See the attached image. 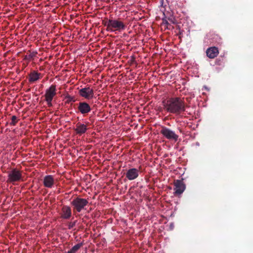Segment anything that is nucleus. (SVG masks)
<instances>
[{
    "label": "nucleus",
    "mask_w": 253,
    "mask_h": 253,
    "mask_svg": "<svg viewBox=\"0 0 253 253\" xmlns=\"http://www.w3.org/2000/svg\"><path fill=\"white\" fill-rule=\"evenodd\" d=\"M164 109L169 113L180 115L185 111L184 102L179 97L170 98L167 101H163Z\"/></svg>",
    "instance_id": "nucleus-1"
},
{
    "label": "nucleus",
    "mask_w": 253,
    "mask_h": 253,
    "mask_svg": "<svg viewBox=\"0 0 253 253\" xmlns=\"http://www.w3.org/2000/svg\"><path fill=\"white\" fill-rule=\"evenodd\" d=\"M103 24L106 27V30L110 32L121 31L126 29L125 24L120 18L106 19L103 21Z\"/></svg>",
    "instance_id": "nucleus-2"
},
{
    "label": "nucleus",
    "mask_w": 253,
    "mask_h": 253,
    "mask_svg": "<svg viewBox=\"0 0 253 253\" xmlns=\"http://www.w3.org/2000/svg\"><path fill=\"white\" fill-rule=\"evenodd\" d=\"M88 204V201L80 197H75L71 202L74 213L80 212L83 210H85L86 207Z\"/></svg>",
    "instance_id": "nucleus-3"
},
{
    "label": "nucleus",
    "mask_w": 253,
    "mask_h": 253,
    "mask_svg": "<svg viewBox=\"0 0 253 253\" xmlns=\"http://www.w3.org/2000/svg\"><path fill=\"white\" fill-rule=\"evenodd\" d=\"M22 178L21 171L16 169H13L8 172L7 182L12 183L19 181Z\"/></svg>",
    "instance_id": "nucleus-4"
},
{
    "label": "nucleus",
    "mask_w": 253,
    "mask_h": 253,
    "mask_svg": "<svg viewBox=\"0 0 253 253\" xmlns=\"http://www.w3.org/2000/svg\"><path fill=\"white\" fill-rule=\"evenodd\" d=\"M160 133L168 139L172 140L174 141H176L178 140V135L174 131L166 126L162 127Z\"/></svg>",
    "instance_id": "nucleus-5"
},
{
    "label": "nucleus",
    "mask_w": 253,
    "mask_h": 253,
    "mask_svg": "<svg viewBox=\"0 0 253 253\" xmlns=\"http://www.w3.org/2000/svg\"><path fill=\"white\" fill-rule=\"evenodd\" d=\"M185 185L182 180L177 179L174 181V194L177 196L181 195L185 190Z\"/></svg>",
    "instance_id": "nucleus-6"
},
{
    "label": "nucleus",
    "mask_w": 253,
    "mask_h": 253,
    "mask_svg": "<svg viewBox=\"0 0 253 253\" xmlns=\"http://www.w3.org/2000/svg\"><path fill=\"white\" fill-rule=\"evenodd\" d=\"M79 94L85 99H90L94 96V90L90 86H85L79 90Z\"/></svg>",
    "instance_id": "nucleus-7"
},
{
    "label": "nucleus",
    "mask_w": 253,
    "mask_h": 253,
    "mask_svg": "<svg viewBox=\"0 0 253 253\" xmlns=\"http://www.w3.org/2000/svg\"><path fill=\"white\" fill-rule=\"evenodd\" d=\"M78 111L83 116L87 115L91 110V107L86 102H80L78 104Z\"/></svg>",
    "instance_id": "nucleus-8"
},
{
    "label": "nucleus",
    "mask_w": 253,
    "mask_h": 253,
    "mask_svg": "<svg viewBox=\"0 0 253 253\" xmlns=\"http://www.w3.org/2000/svg\"><path fill=\"white\" fill-rule=\"evenodd\" d=\"M139 170L136 168L128 169L126 173V176L129 180H133L139 176Z\"/></svg>",
    "instance_id": "nucleus-9"
},
{
    "label": "nucleus",
    "mask_w": 253,
    "mask_h": 253,
    "mask_svg": "<svg viewBox=\"0 0 253 253\" xmlns=\"http://www.w3.org/2000/svg\"><path fill=\"white\" fill-rule=\"evenodd\" d=\"M89 123L84 124L81 122H78L76 125V128H75L76 134L81 135L85 133L87 130V125Z\"/></svg>",
    "instance_id": "nucleus-10"
},
{
    "label": "nucleus",
    "mask_w": 253,
    "mask_h": 253,
    "mask_svg": "<svg viewBox=\"0 0 253 253\" xmlns=\"http://www.w3.org/2000/svg\"><path fill=\"white\" fill-rule=\"evenodd\" d=\"M56 85L52 84L46 90L45 93V99H53L56 94Z\"/></svg>",
    "instance_id": "nucleus-11"
},
{
    "label": "nucleus",
    "mask_w": 253,
    "mask_h": 253,
    "mask_svg": "<svg viewBox=\"0 0 253 253\" xmlns=\"http://www.w3.org/2000/svg\"><path fill=\"white\" fill-rule=\"evenodd\" d=\"M72 215L71 208L68 206H63L61 210V217L65 219H69Z\"/></svg>",
    "instance_id": "nucleus-12"
},
{
    "label": "nucleus",
    "mask_w": 253,
    "mask_h": 253,
    "mask_svg": "<svg viewBox=\"0 0 253 253\" xmlns=\"http://www.w3.org/2000/svg\"><path fill=\"white\" fill-rule=\"evenodd\" d=\"M218 53V48L215 46L209 47L206 50L207 56L211 59L216 57Z\"/></svg>",
    "instance_id": "nucleus-13"
},
{
    "label": "nucleus",
    "mask_w": 253,
    "mask_h": 253,
    "mask_svg": "<svg viewBox=\"0 0 253 253\" xmlns=\"http://www.w3.org/2000/svg\"><path fill=\"white\" fill-rule=\"evenodd\" d=\"M54 183V179L53 176L51 175H46L43 177V185L47 188H51Z\"/></svg>",
    "instance_id": "nucleus-14"
},
{
    "label": "nucleus",
    "mask_w": 253,
    "mask_h": 253,
    "mask_svg": "<svg viewBox=\"0 0 253 253\" xmlns=\"http://www.w3.org/2000/svg\"><path fill=\"white\" fill-rule=\"evenodd\" d=\"M41 73L36 71H33L29 74V82L34 83L40 79Z\"/></svg>",
    "instance_id": "nucleus-15"
},
{
    "label": "nucleus",
    "mask_w": 253,
    "mask_h": 253,
    "mask_svg": "<svg viewBox=\"0 0 253 253\" xmlns=\"http://www.w3.org/2000/svg\"><path fill=\"white\" fill-rule=\"evenodd\" d=\"M84 244L83 243L77 244L73 246L69 251L72 253H76V252H77L84 245Z\"/></svg>",
    "instance_id": "nucleus-16"
},
{
    "label": "nucleus",
    "mask_w": 253,
    "mask_h": 253,
    "mask_svg": "<svg viewBox=\"0 0 253 253\" xmlns=\"http://www.w3.org/2000/svg\"><path fill=\"white\" fill-rule=\"evenodd\" d=\"M37 54V52H33L31 53L29 55H26L24 56V59L25 60H30L32 59H33L35 56H36V55Z\"/></svg>",
    "instance_id": "nucleus-17"
},
{
    "label": "nucleus",
    "mask_w": 253,
    "mask_h": 253,
    "mask_svg": "<svg viewBox=\"0 0 253 253\" xmlns=\"http://www.w3.org/2000/svg\"><path fill=\"white\" fill-rule=\"evenodd\" d=\"M162 26H165V28L167 29H170V25L168 22V20L166 19L163 18L162 19Z\"/></svg>",
    "instance_id": "nucleus-18"
},
{
    "label": "nucleus",
    "mask_w": 253,
    "mask_h": 253,
    "mask_svg": "<svg viewBox=\"0 0 253 253\" xmlns=\"http://www.w3.org/2000/svg\"><path fill=\"white\" fill-rule=\"evenodd\" d=\"M18 121L19 120L17 119L16 116H12L11 117V122L10 123V125L11 126H15L18 123Z\"/></svg>",
    "instance_id": "nucleus-19"
},
{
    "label": "nucleus",
    "mask_w": 253,
    "mask_h": 253,
    "mask_svg": "<svg viewBox=\"0 0 253 253\" xmlns=\"http://www.w3.org/2000/svg\"><path fill=\"white\" fill-rule=\"evenodd\" d=\"M65 99H67L66 101V103L67 104L70 103L71 101H75V100L74 99V97L71 96L68 94L65 96Z\"/></svg>",
    "instance_id": "nucleus-20"
},
{
    "label": "nucleus",
    "mask_w": 253,
    "mask_h": 253,
    "mask_svg": "<svg viewBox=\"0 0 253 253\" xmlns=\"http://www.w3.org/2000/svg\"><path fill=\"white\" fill-rule=\"evenodd\" d=\"M77 221H75L74 222H70L68 223V227L69 229H72L73 227H74Z\"/></svg>",
    "instance_id": "nucleus-21"
},
{
    "label": "nucleus",
    "mask_w": 253,
    "mask_h": 253,
    "mask_svg": "<svg viewBox=\"0 0 253 253\" xmlns=\"http://www.w3.org/2000/svg\"><path fill=\"white\" fill-rule=\"evenodd\" d=\"M45 100L47 102V105L49 107H51L52 106L51 103L52 99H45Z\"/></svg>",
    "instance_id": "nucleus-22"
},
{
    "label": "nucleus",
    "mask_w": 253,
    "mask_h": 253,
    "mask_svg": "<svg viewBox=\"0 0 253 253\" xmlns=\"http://www.w3.org/2000/svg\"><path fill=\"white\" fill-rule=\"evenodd\" d=\"M168 20L170 21L172 24H175L176 23V20L174 18H169Z\"/></svg>",
    "instance_id": "nucleus-23"
}]
</instances>
